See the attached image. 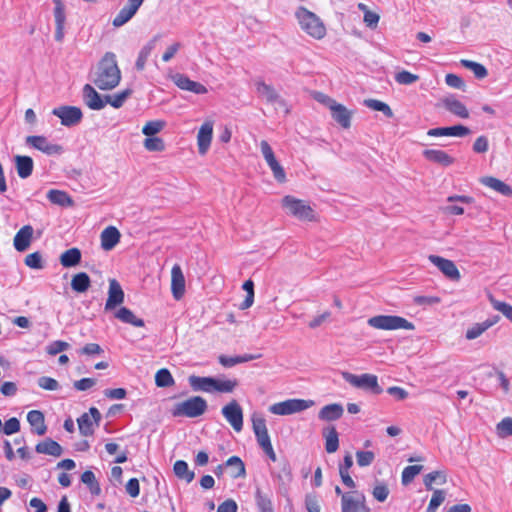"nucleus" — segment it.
Here are the masks:
<instances>
[{"instance_id":"obj_1","label":"nucleus","mask_w":512,"mask_h":512,"mask_svg":"<svg viewBox=\"0 0 512 512\" xmlns=\"http://www.w3.org/2000/svg\"><path fill=\"white\" fill-rule=\"evenodd\" d=\"M91 80L100 90H112L119 85L121 71L117 65L116 55L113 52H106L104 54L92 74Z\"/></svg>"},{"instance_id":"obj_2","label":"nucleus","mask_w":512,"mask_h":512,"mask_svg":"<svg viewBox=\"0 0 512 512\" xmlns=\"http://www.w3.org/2000/svg\"><path fill=\"white\" fill-rule=\"evenodd\" d=\"M296 18L302 30L315 39H322L326 34V28L320 18L304 7L296 11Z\"/></svg>"},{"instance_id":"obj_3","label":"nucleus","mask_w":512,"mask_h":512,"mask_svg":"<svg viewBox=\"0 0 512 512\" xmlns=\"http://www.w3.org/2000/svg\"><path fill=\"white\" fill-rule=\"evenodd\" d=\"M208 408L207 402L200 396H193L185 401L178 402L172 409L174 417L197 418L203 415Z\"/></svg>"},{"instance_id":"obj_4","label":"nucleus","mask_w":512,"mask_h":512,"mask_svg":"<svg viewBox=\"0 0 512 512\" xmlns=\"http://www.w3.org/2000/svg\"><path fill=\"white\" fill-rule=\"evenodd\" d=\"M370 327L378 330H414L415 326L407 319L396 315H376L367 320Z\"/></svg>"},{"instance_id":"obj_5","label":"nucleus","mask_w":512,"mask_h":512,"mask_svg":"<svg viewBox=\"0 0 512 512\" xmlns=\"http://www.w3.org/2000/svg\"><path fill=\"white\" fill-rule=\"evenodd\" d=\"M343 379L353 387L362 389L375 395L382 393V388L378 383V377L374 374L355 375L350 372H342Z\"/></svg>"},{"instance_id":"obj_6","label":"nucleus","mask_w":512,"mask_h":512,"mask_svg":"<svg viewBox=\"0 0 512 512\" xmlns=\"http://www.w3.org/2000/svg\"><path fill=\"white\" fill-rule=\"evenodd\" d=\"M314 405L313 400L288 399L269 406V411L274 415L286 416L302 412Z\"/></svg>"},{"instance_id":"obj_7","label":"nucleus","mask_w":512,"mask_h":512,"mask_svg":"<svg viewBox=\"0 0 512 512\" xmlns=\"http://www.w3.org/2000/svg\"><path fill=\"white\" fill-rule=\"evenodd\" d=\"M282 205L288 214L299 220L312 221L314 219L313 209L303 200L287 195L283 198Z\"/></svg>"},{"instance_id":"obj_8","label":"nucleus","mask_w":512,"mask_h":512,"mask_svg":"<svg viewBox=\"0 0 512 512\" xmlns=\"http://www.w3.org/2000/svg\"><path fill=\"white\" fill-rule=\"evenodd\" d=\"M273 479L277 482V493L288 498L290 485L293 480L292 469L287 460L279 463V470L272 472Z\"/></svg>"},{"instance_id":"obj_9","label":"nucleus","mask_w":512,"mask_h":512,"mask_svg":"<svg viewBox=\"0 0 512 512\" xmlns=\"http://www.w3.org/2000/svg\"><path fill=\"white\" fill-rule=\"evenodd\" d=\"M256 91L258 95L263 98L267 103L271 105H275L276 108L283 109L285 114L289 113V109L284 101V99L277 93V91L271 85L266 84L262 80H257L255 82Z\"/></svg>"},{"instance_id":"obj_10","label":"nucleus","mask_w":512,"mask_h":512,"mask_svg":"<svg viewBox=\"0 0 512 512\" xmlns=\"http://www.w3.org/2000/svg\"><path fill=\"white\" fill-rule=\"evenodd\" d=\"M341 512H370L365 495L358 492L342 494Z\"/></svg>"},{"instance_id":"obj_11","label":"nucleus","mask_w":512,"mask_h":512,"mask_svg":"<svg viewBox=\"0 0 512 512\" xmlns=\"http://www.w3.org/2000/svg\"><path fill=\"white\" fill-rule=\"evenodd\" d=\"M101 413L95 407L89 409V413L82 414L78 419L79 432L83 436H91L95 427L99 426Z\"/></svg>"},{"instance_id":"obj_12","label":"nucleus","mask_w":512,"mask_h":512,"mask_svg":"<svg viewBox=\"0 0 512 512\" xmlns=\"http://www.w3.org/2000/svg\"><path fill=\"white\" fill-rule=\"evenodd\" d=\"M222 415L226 421L232 426L236 432H240L243 428V411L241 406L236 400H232L230 403L222 408Z\"/></svg>"},{"instance_id":"obj_13","label":"nucleus","mask_w":512,"mask_h":512,"mask_svg":"<svg viewBox=\"0 0 512 512\" xmlns=\"http://www.w3.org/2000/svg\"><path fill=\"white\" fill-rule=\"evenodd\" d=\"M52 114L61 119V124L67 127L75 126L82 120L83 114L76 106H60L54 108Z\"/></svg>"},{"instance_id":"obj_14","label":"nucleus","mask_w":512,"mask_h":512,"mask_svg":"<svg viewBox=\"0 0 512 512\" xmlns=\"http://www.w3.org/2000/svg\"><path fill=\"white\" fill-rule=\"evenodd\" d=\"M428 260L435 265L445 277L452 281H459L460 272L452 260L437 255H429Z\"/></svg>"},{"instance_id":"obj_15","label":"nucleus","mask_w":512,"mask_h":512,"mask_svg":"<svg viewBox=\"0 0 512 512\" xmlns=\"http://www.w3.org/2000/svg\"><path fill=\"white\" fill-rule=\"evenodd\" d=\"M26 144L47 154V155H59L62 153L63 148L58 144L50 143L44 136H27L25 140Z\"/></svg>"},{"instance_id":"obj_16","label":"nucleus","mask_w":512,"mask_h":512,"mask_svg":"<svg viewBox=\"0 0 512 512\" xmlns=\"http://www.w3.org/2000/svg\"><path fill=\"white\" fill-rule=\"evenodd\" d=\"M251 421L258 445L261 448H267V446L272 445L265 418L260 414L254 413L251 417Z\"/></svg>"},{"instance_id":"obj_17","label":"nucleus","mask_w":512,"mask_h":512,"mask_svg":"<svg viewBox=\"0 0 512 512\" xmlns=\"http://www.w3.org/2000/svg\"><path fill=\"white\" fill-rule=\"evenodd\" d=\"M171 80L181 90L193 92L198 95L205 94L208 91L203 84L193 81L181 73H175L171 75Z\"/></svg>"},{"instance_id":"obj_18","label":"nucleus","mask_w":512,"mask_h":512,"mask_svg":"<svg viewBox=\"0 0 512 512\" xmlns=\"http://www.w3.org/2000/svg\"><path fill=\"white\" fill-rule=\"evenodd\" d=\"M124 302V291L116 279L109 280L108 298L105 303V310H113Z\"/></svg>"},{"instance_id":"obj_19","label":"nucleus","mask_w":512,"mask_h":512,"mask_svg":"<svg viewBox=\"0 0 512 512\" xmlns=\"http://www.w3.org/2000/svg\"><path fill=\"white\" fill-rule=\"evenodd\" d=\"M171 292L175 300H180L185 294V277L178 264L171 269Z\"/></svg>"},{"instance_id":"obj_20","label":"nucleus","mask_w":512,"mask_h":512,"mask_svg":"<svg viewBox=\"0 0 512 512\" xmlns=\"http://www.w3.org/2000/svg\"><path fill=\"white\" fill-rule=\"evenodd\" d=\"M83 101L92 110H101L106 105L105 97L102 98L95 88L90 84L83 87Z\"/></svg>"},{"instance_id":"obj_21","label":"nucleus","mask_w":512,"mask_h":512,"mask_svg":"<svg viewBox=\"0 0 512 512\" xmlns=\"http://www.w3.org/2000/svg\"><path fill=\"white\" fill-rule=\"evenodd\" d=\"M213 136V123L211 121L204 122L199 128L197 134L198 151L201 155L207 153Z\"/></svg>"},{"instance_id":"obj_22","label":"nucleus","mask_w":512,"mask_h":512,"mask_svg":"<svg viewBox=\"0 0 512 512\" xmlns=\"http://www.w3.org/2000/svg\"><path fill=\"white\" fill-rule=\"evenodd\" d=\"M470 133V129L463 125H455L451 127H438L428 130L427 135L433 137L451 136L464 137Z\"/></svg>"},{"instance_id":"obj_23","label":"nucleus","mask_w":512,"mask_h":512,"mask_svg":"<svg viewBox=\"0 0 512 512\" xmlns=\"http://www.w3.org/2000/svg\"><path fill=\"white\" fill-rule=\"evenodd\" d=\"M121 234L114 226H108L100 235L101 247L105 251L112 250L120 241Z\"/></svg>"},{"instance_id":"obj_24","label":"nucleus","mask_w":512,"mask_h":512,"mask_svg":"<svg viewBox=\"0 0 512 512\" xmlns=\"http://www.w3.org/2000/svg\"><path fill=\"white\" fill-rule=\"evenodd\" d=\"M33 227L30 225L23 226L14 237V247L17 251L23 252L30 246L33 237Z\"/></svg>"},{"instance_id":"obj_25","label":"nucleus","mask_w":512,"mask_h":512,"mask_svg":"<svg viewBox=\"0 0 512 512\" xmlns=\"http://www.w3.org/2000/svg\"><path fill=\"white\" fill-rule=\"evenodd\" d=\"M423 156L426 160L444 167L452 165L455 161L447 152L439 149H426L423 151Z\"/></svg>"},{"instance_id":"obj_26","label":"nucleus","mask_w":512,"mask_h":512,"mask_svg":"<svg viewBox=\"0 0 512 512\" xmlns=\"http://www.w3.org/2000/svg\"><path fill=\"white\" fill-rule=\"evenodd\" d=\"M332 118L343 128L347 129L351 126L352 112L344 105L335 103L330 108Z\"/></svg>"},{"instance_id":"obj_27","label":"nucleus","mask_w":512,"mask_h":512,"mask_svg":"<svg viewBox=\"0 0 512 512\" xmlns=\"http://www.w3.org/2000/svg\"><path fill=\"white\" fill-rule=\"evenodd\" d=\"M27 421L32 427V431L42 436L47 431V426L45 424L44 414L39 410H31L27 414Z\"/></svg>"},{"instance_id":"obj_28","label":"nucleus","mask_w":512,"mask_h":512,"mask_svg":"<svg viewBox=\"0 0 512 512\" xmlns=\"http://www.w3.org/2000/svg\"><path fill=\"white\" fill-rule=\"evenodd\" d=\"M189 384L194 391H202L206 393L214 392L215 378L200 377L192 375L189 377Z\"/></svg>"},{"instance_id":"obj_29","label":"nucleus","mask_w":512,"mask_h":512,"mask_svg":"<svg viewBox=\"0 0 512 512\" xmlns=\"http://www.w3.org/2000/svg\"><path fill=\"white\" fill-rule=\"evenodd\" d=\"M15 168L20 178L26 179L33 172L34 162L30 156L17 155L14 157Z\"/></svg>"},{"instance_id":"obj_30","label":"nucleus","mask_w":512,"mask_h":512,"mask_svg":"<svg viewBox=\"0 0 512 512\" xmlns=\"http://www.w3.org/2000/svg\"><path fill=\"white\" fill-rule=\"evenodd\" d=\"M480 182L503 196L512 197V188L505 182L491 176L482 177Z\"/></svg>"},{"instance_id":"obj_31","label":"nucleus","mask_w":512,"mask_h":512,"mask_svg":"<svg viewBox=\"0 0 512 512\" xmlns=\"http://www.w3.org/2000/svg\"><path fill=\"white\" fill-rule=\"evenodd\" d=\"M35 450L37 453L51 455L54 457H60L63 453L61 445L50 438L39 442L36 445Z\"/></svg>"},{"instance_id":"obj_32","label":"nucleus","mask_w":512,"mask_h":512,"mask_svg":"<svg viewBox=\"0 0 512 512\" xmlns=\"http://www.w3.org/2000/svg\"><path fill=\"white\" fill-rule=\"evenodd\" d=\"M343 413V406L333 403L322 407L318 413V418L323 421H335L341 418Z\"/></svg>"},{"instance_id":"obj_33","label":"nucleus","mask_w":512,"mask_h":512,"mask_svg":"<svg viewBox=\"0 0 512 512\" xmlns=\"http://www.w3.org/2000/svg\"><path fill=\"white\" fill-rule=\"evenodd\" d=\"M443 105L450 113L460 118L466 119L469 117V112L466 106L453 96L444 98Z\"/></svg>"},{"instance_id":"obj_34","label":"nucleus","mask_w":512,"mask_h":512,"mask_svg":"<svg viewBox=\"0 0 512 512\" xmlns=\"http://www.w3.org/2000/svg\"><path fill=\"white\" fill-rule=\"evenodd\" d=\"M47 198L51 203L61 207H71L74 205V201L70 195L62 190H49L47 193Z\"/></svg>"},{"instance_id":"obj_35","label":"nucleus","mask_w":512,"mask_h":512,"mask_svg":"<svg viewBox=\"0 0 512 512\" xmlns=\"http://www.w3.org/2000/svg\"><path fill=\"white\" fill-rule=\"evenodd\" d=\"M225 468L229 469L232 478L244 477L246 474L245 465L238 456H231L225 462Z\"/></svg>"},{"instance_id":"obj_36","label":"nucleus","mask_w":512,"mask_h":512,"mask_svg":"<svg viewBox=\"0 0 512 512\" xmlns=\"http://www.w3.org/2000/svg\"><path fill=\"white\" fill-rule=\"evenodd\" d=\"M159 37V35L154 36L145 46L142 47L135 63L137 70L142 71L145 68L146 61L155 48L156 41Z\"/></svg>"},{"instance_id":"obj_37","label":"nucleus","mask_w":512,"mask_h":512,"mask_svg":"<svg viewBox=\"0 0 512 512\" xmlns=\"http://www.w3.org/2000/svg\"><path fill=\"white\" fill-rule=\"evenodd\" d=\"M91 286V280L87 273L75 274L71 280V288L77 293H85Z\"/></svg>"},{"instance_id":"obj_38","label":"nucleus","mask_w":512,"mask_h":512,"mask_svg":"<svg viewBox=\"0 0 512 512\" xmlns=\"http://www.w3.org/2000/svg\"><path fill=\"white\" fill-rule=\"evenodd\" d=\"M81 261V251L78 248H70L60 256V263L63 267L69 268L78 265Z\"/></svg>"},{"instance_id":"obj_39","label":"nucleus","mask_w":512,"mask_h":512,"mask_svg":"<svg viewBox=\"0 0 512 512\" xmlns=\"http://www.w3.org/2000/svg\"><path fill=\"white\" fill-rule=\"evenodd\" d=\"M173 471L177 478L185 480L187 483L193 481L195 473L189 469V466L184 460H177L173 465Z\"/></svg>"},{"instance_id":"obj_40","label":"nucleus","mask_w":512,"mask_h":512,"mask_svg":"<svg viewBox=\"0 0 512 512\" xmlns=\"http://www.w3.org/2000/svg\"><path fill=\"white\" fill-rule=\"evenodd\" d=\"M115 317L117 319H119L121 322L131 324L132 326H135V327H143L144 326V321L140 318H137L134 315V313L126 307H121L115 313Z\"/></svg>"},{"instance_id":"obj_41","label":"nucleus","mask_w":512,"mask_h":512,"mask_svg":"<svg viewBox=\"0 0 512 512\" xmlns=\"http://www.w3.org/2000/svg\"><path fill=\"white\" fill-rule=\"evenodd\" d=\"M259 356L252 355V354H244L241 356H226V355H220L218 360L221 365L224 367H233L240 363H245L254 359H257Z\"/></svg>"},{"instance_id":"obj_42","label":"nucleus","mask_w":512,"mask_h":512,"mask_svg":"<svg viewBox=\"0 0 512 512\" xmlns=\"http://www.w3.org/2000/svg\"><path fill=\"white\" fill-rule=\"evenodd\" d=\"M255 501L259 512H274L271 496L257 489L255 492Z\"/></svg>"},{"instance_id":"obj_43","label":"nucleus","mask_w":512,"mask_h":512,"mask_svg":"<svg viewBox=\"0 0 512 512\" xmlns=\"http://www.w3.org/2000/svg\"><path fill=\"white\" fill-rule=\"evenodd\" d=\"M324 437L326 440L325 449L328 453H334L338 450L339 447V439L338 433L335 427H330L327 431L324 432Z\"/></svg>"},{"instance_id":"obj_44","label":"nucleus","mask_w":512,"mask_h":512,"mask_svg":"<svg viewBox=\"0 0 512 512\" xmlns=\"http://www.w3.org/2000/svg\"><path fill=\"white\" fill-rule=\"evenodd\" d=\"M364 105L372 110L382 112L386 117L392 118L393 111L388 104L377 99H366Z\"/></svg>"},{"instance_id":"obj_45","label":"nucleus","mask_w":512,"mask_h":512,"mask_svg":"<svg viewBox=\"0 0 512 512\" xmlns=\"http://www.w3.org/2000/svg\"><path fill=\"white\" fill-rule=\"evenodd\" d=\"M460 63L463 67L471 70L477 79H483L488 75L486 67L480 63L466 59H462Z\"/></svg>"},{"instance_id":"obj_46","label":"nucleus","mask_w":512,"mask_h":512,"mask_svg":"<svg viewBox=\"0 0 512 512\" xmlns=\"http://www.w3.org/2000/svg\"><path fill=\"white\" fill-rule=\"evenodd\" d=\"M81 481L88 486L90 493L92 495L98 496L101 493L100 485L97 482L95 475L92 471H85L81 475Z\"/></svg>"},{"instance_id":"obj_47","label":"nucleus","mask_w":512,"mask_h":512,"mask_svg":"<svg viewBox=\"0 0 512 512\" xmlns=\"http://www.w3.org/2000/svg\"><path fill=\"white\" fill-rule=\"evenodd\" d=\"M238 386L236 379H218L215 378L214 392L232 393Z\"/></svg>"},{"instance_id":"obj_48","label":"nucleus","mask_w":512,"mask_h":512,"mask_svg":"<svg viewBox=\"0 0 512 512\" xmlns=\"http://www.w3.org/2000/svg\"><path fill=\"white\" fill-rule=\"evenodd\" d=\"M423 481L426 489L432 490L433 483H437L440 485L445 484L447 481V476L443 471H433L425 475Z\"/></svg>"},{"instance_id":"obj_49","label":"nucleus","mask_w":512,"mask_h":512,"mask_svg":"<svg viewBox=\"0 0 512 512\" xmlns=\"http://www.w3.org/2000/svg\"><path fill=\"white\" fill-rule=\"evenodd\" d=\"M131 93L132 91L130 89H125L114 95H106V104L109 103L114 108H120Z\"/></svg>"},{"instance_id":"obj_50","label":"nucleus","mask_w":512,"mask_h":512,"mask_svg":"<svg viewBox=\"0 0 512 512\" xmlns=\"http://www.w3.org/2000/svg\"><path fill=\"white\" fill-rule=\"evenodd\" d=\"M243 290L246 291V297L240 304V309L245 310L250 308L254 303V283L252 280H247L243 283Z\"/></svg>"},{"instance_id":"obj_51","label":"nucleus","mask_w":512,"mask_h":512,"mask_svg":"<svg viewBox=\"0 0 512 512\" xmlns=\"http://www.w3.org/2000/svg\"><path fill=\"white\" fill-rule=\"evenodd\" d=\"M155 383L158 387H169L174 384V379L168 369L162 368L156 372Z\"/></svg>"},{"instance_id":"obj_52","label":"nucleus","mask_w":512,"mask_h":512,"mask_svg":"<svg viewBox=\"0 0 512 512\" xmlns=\"http://www.w3.org/2000/svg\"><path fill=\"white\" fill-rule=\"evenodd\" d=\"M491 327V323H475L467 329L465 337L468 340H474L481 336L487 329Z\"/></svg>"},{"instance_id":"obj_53","label":"nucleus","mask_w":512,"mask_h":512,"mask_svg":"<svg viewBox=\"0 0 512 512\" xmlns=\"http://www.w3.org/2000/svg\"><path fill=\"white\" fill-rule=\"evenodd\" d=\"M422 469V465H411L405 467L402 471V484L408 485L409 483H411L415 476H417L422 471Z\"/></svg>"},{"instance_id":"obj_54","label":"nucleus","mask_w":512,"mask_h":512,"mask_svg":"<svg viewBox=\"0 0 512 512\" xmlns=\"http://www.w3.org/2000/svg\"><path fill=\"white\" fill-rule=\"evenodd\" d=\"M394 79L398 84L411 85L419 80V76L407 70H402L395 74Z\"/></svg>"},{"instance_id":"obj_55","label":"nucleus","mask_w":512,"mask_h":512,"mask_svg":"<svg viewBox=\"0 0 512 512\" xmlns=\"http://www.w3.org/2000/svg\"><path fill=\"white\" fill-rule=\"evenodd\" d=\"M497 435L500 438L512 436V417L503 418L496 426Z\"/></svg>"},{"instance_id":"obj_56","label":"nucleus","mask_w":512,"mask_h":512,"mask_svg":"<svg viewBox=\"0 0 512 512\" xmlns=\"http://www.w3.org/2000/svg\"><path fill=\"white\" fill-rule=\"evenodd\" d=\"M165 126V122L161 120L149 121L142 128V133L148 137H152L159 133Z\"/></svg>"},{"instance_id":"obj_57","label":"nucleus","mask_w":512,"mask_h":512,"mask_svg":"<svg viewBox=\"0 0 512 512\" xmlns=\"http://www.w3.org/2000/svg\"><path fill=\"white\" fill-rule=\"evenodd\" d=\"M490 302L495 310L501 312L508 320L512 322V306L510 304L496 300L493 297H490Z\"/></svg>"},{"instance_id":"obj_58","label":"nucleus","mask_w":512,"mask_h":512,"mask_svg":"<svg viewBox=\"0 0 512 512\" xmlns=\"http://www.w3.org/2000/svg\"><path fill=\"white\" fill-rule=\"evenodd\" d=\"M144 147L148 151L160 152L165 149V144L159 137H148L144 140Z\"/></svg>"},{"instance_id":"obj_59","label":"nucleus","mask_w":512,"mask_h":512,"mask_svg":"<svg viewBox=\"0 0 512 512\" xmlns=\"http://www.w3.org/2000/svg\"><path fill=\"white\" fill-rule=\"evenodd\" d=\"M445 493L443 490H434L426 512H436L437 508L444 502Z\"/></svg>"},{"instance_id":"obj_60","label":"nucleus","mask_w":512,"mask_h":512,"mask_svg":"<svg viewBox=\"0 0 512 512\" xmlns=\"http://www.w3.org/2000/svg\"><path fill=\"white\" fill-rule=\"evenodd\" d=\"M389 493H390V491H389L388 486L382 482L377 483L372 490L373 497L379 502L386 501V499L389 496Z\"/></svg>"},{"instance_id":"obj_61","label":"nucleus","mask_w":512,"mask_h":512,"mask_svg":"<svg viewBox=\"0 0 512 512\" xmlns=\"http://www.w3.org/2000/svg\"><path fill=\"white\" fill-rule=\"evenodd\" d=\"M24 263L29 268H32V269H42L43 268V261H42L41 253L40 252H33L31 254H28L25 257Z\"/></svg>"},{"instance_id":"obj_62","label":"nucleus","mask_w":512,"mask_h":512,"mask_svg":"<svg viewBox=\"0 0 512 512\" xmlns=\"http://www.w3.org/2000/svg\"><path fill=\"white\" fill-rule=\"evenodd\" d=\"M375 454L372 451H357L356 460L360 467H366L372 464Z\"/></svg>"},{"instance_id":"obj_63","label":"nucleus","mask_w":512,"mask_h":512,"mask_svg":"<svg viewBox=\"0 0 512 512\" xmlns=\"http://www.w3.org/2000/svg\"><path fill=\"white\" fill-rule=\"evenodd\" d=\"M20 421L16 417L8 419L2 426V432L5 435H12L20 431Z\"/></svg>"},{"instance_id":"obj_64","label":"nucleus","mask_w":512,"mask_h":512,"mask_svg":"<svg viewBox=\"0 0 512 512\" xmlns=\"http://www.w3.org/2000/svg\"><path fill=\"white\" fill-rule=\"evenodd\" d=\"M132 15L125 7H123L112 21L114 27H121L132 19Z\"/></svg>"}]
</instances>
